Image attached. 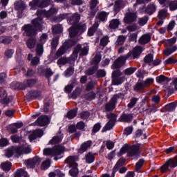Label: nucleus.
<instances>
[{
    "instance_id": "nucleus-1",
    "label": "nucleus",
    "mask_w": 177,
    "mask_h": 177,
    "mask_svg": "<svg viewBox=\"0 0 177 177\" xmlns=\"http://www.w3.org/2000/svg\"><path fill=\"white\" fill-rule=\"evenodd\" d=\"M57 13V9L53 8L50 9L48 11L45 10H38L37 12V15L38 17L37 19L32 21V26L26 25L23 27L24 31L26 32L28 37H32V35H35L37 34V30H41L42 28V24L44 21H42V16L45 17H50L53 15Z\"/></svg>"
},
{
    "instance_id": "nucleus-2",
    "label": "nucleus",
    "mask_w": 177,
    "mask_h": 177,
    "mask_svg": "<svg viewBox=\"0 0 177 177\" xmlns=\"http://www.w3.org/2000/svg\"><path fill=\"white\" fill-rule=\"evenodd\" d=\"M88 52H89V46H88V44H84L83 46L78 44L74 48L71 59H72L73 62H75V60H77V58L78 57V53H80V56H86V55H88Z\"/></svg>"
},
{
    "instance_id": "nucleus-3",
    "label": "nucleus",
    "mask_w": 177,
    "mask_h": 177,
    "mask_svg": "<svg viewBox=\"0 0 177 177\" xmlns=\"http://www.w3.org/2000/svg\"><path fill=\"white\" fill-rule=\"evenodd\" d=\"M139 145H133L132 147L124 145L121 148L120 152L122 154L127 153L128 157H134V156H138L139 153Z\"/></svg>"
},
{
    "instance_id": "nucleus-4",
    "label": "nucleus",
    "mask_w": 177,
    "mask_h": 177,
    "mask_svg": "<svg viewBox=\"0 0 177 177\" xmlns=\"http://www.w3.org/2000/svg\"><path fill=\"white\" fill-rule=\"evenodd\" d=\"M62 153H64V147L60 145L54 147L53 149L46 148L44 150V156H51L52 157L60 156Z\"/></svg>"
},
{
    "instance_id": "nucleus-5",
    "label": "nucleus",
    "mask_w": 177,
    "mask_h": 177,
    "mask_svg": "<svg viewBox=\"0 0 177 177\" xmlns=\"http://www.w3.org/2000/svg\"><path fill=\"white\" fill-rule=\"evenodd\" d=\"M50 5V0H33L30 3V9L35 10L37 8H46Z\"/></svg>"
},
{
    "instance_id": "nucleus-6",
    "label": "nucleus",
    "mask_w": 177,
    "mask_h": 177,
    "mask_svg": "<svg viewBox=\"0 0 177 177\" xmlns=\"http://www.w3.org/2000/svg\"><path fill=\"white\" fill-rule=\"evenodd\" d=\"M59 17L61 20H63V19H67V21L70 23V24H77L81 19V15L78 13H75L72 16H69L68 14H62Z\"/></svg>"
},
{
    "instance_id": "nucleus-7",
    "label": "nucleus",
    "mask_w": 177,
    "mask_h": 177,
    "mask_svg": "<svg viewBox=\"0 0 177 177\" xmlns=\"http://www.w3.org/2000/svg\"><path fill=\"white\" fill-rule=\"evenodd\" d=\"M129 57H131V53H128L127 55L120 57L113 62L111 66V69L115 70V68H120V67H122V66L125 64L127 59H129Z\"/></svg>"
},
{
    "instance_id": "nucleus-8",
    "label": "nucleus",
    "mask_w": 177,
    "mask_h": 177,
    "mask_svg": "<svg viewBox=\"0 0 177 177\" xmlns=\"http://www.w3.org/2000/svg\"><path fill=\"white\" fill-rule=\"evenodd\" d=\"M86 30V24H80L79 26H73L69 29V35L71 38H73V37H75L80 31H85Z\"/></svg>"
},
{
    "instance_id": "nucleus-9",
    "label": "nucleus",
    "mask_w": 177,
    "mask_h": 177,
    "mask_svg": "<svg viewBox=\"0 0 177 177\" xmlns=\"http://www.w3.org/2000/svg\"><path fill=\"white\" fill-rule=\"evenodd\" d=\"M120 99V95L115 94L113 96L109 103L105 105L106 111H112L115 109V106L117 104V100Z\"/></svg>"
},
{
    "instance_id": "nucleus-10",
    "label": "nucleus",
    "mask_w": 177,
    "mask_h": 177,
    "mask_svg": "<svg viewBox=\"0 0 177 177\" xmlns=\"http://www.w3.org/2000/svg\"><path fill=\"white\" fill-rule=\"evenodd\" d=\"M75 43H73L71 40H68L64 43L63 46L59 48V50L56 53V56L57 57H60V56H63L64 53H66V51L67 50V48H71Z\"/></svg>"
},
{
    "instance_id": "nucleus-11",
    "label": "nucleus",
    "mask_w": 177,
    "mask_h": 177,
    "mask_svg": "<svg viewBox=\"0 0 177 177\" xmlns=\"http://www.w3.org/2000/svg\"><path fill=\"white\" fill-rule=\"evenodd\" d=\"M48 39V35L44 33L41 37H40V44L37 45V47L36 48V51L37 55L39 56H41L42 53H44V46H42L43 44H45L46 42V40Z\"/></svg>"
},
{
    "instance_id": "nucleus-12",
    "label": "nucleus",
    "mask_w": 177,
    "mask_h": 177,
    "mask_svg": "<svg viewBox=\"0 0 177 177\" xmlns=\"http://www.w3.org/2000/svg\"><path fill=\"white\" fill-rule=\"evenodd\" d=\"M136 17H138L136 12H132L131 10H129L124 19V23L129 24V23L135 21V20H136Z\"/></svg>"
},
{
    "instance_id": "nucleus-13",
    "label": "nucleus",
    "mask_w": 177,
    "mask_h": 177,
    "mask_svg": "<svg viewBox=\"0 0 177 177\" xmlns=\"http://www.w3.org/2000/svg\"><path fill=\"white\" fill-rule=\"evenodd\" d=\"M41 158L38 156H35L32 159H29L26 161V164L28 168H35V167H38L41 163Z\"/></svg>"
},
{
    "instance_id": "nucleus-14",
    "label": "nucleus",
    "mask_w": 177,
    "mask_h": 177,
    "mask_svg": "<svg viewBox=\"0 0 177 177\" xmlns=\"http://www.w3.org/2000/svg\"><path fill=\"white\" fill-rule=\"evenodd\" d=\"M107 118H111L109 121L106 124L104 127L105 131H110L114 127V124H115V117H114V113H110L106 115Z\"/></svg>"
},
{
    "instance_id": "nucleus-15",
    "label": "nucleus",
    "mask_w": 177,
    "mask_h": 177,
    "mask_svg": "<svg viewBox=\"0 0 177 177\" xmlns=\"http://www.w3.org/2000/svg\"><path fill=\"white\" fill-rule=\"evenodd\" d=\"M19 154V156L21 154L22 151L20 150V148L19 147H12L10 149H8L6 153V156L8 157V158H10L13 154Z\"/></svg>"
},
{
    "instance_id": "nucleus-16",
    "label": "nucleus",
    "mask_w": 177,
    "mask_h": 177,
    "mask_svg": "<svg viewBox=\"0 0 177 177\" xmlns=\"http://www.w3.org/2000/svg\"><path fill=\"white\" fill-rule=\"evenodd\" d=\"M50 121V120L47 115H41L36 121V124L39 127H45V125H48V124H49Z\"/></svg>"
},
{
    "instance_id": "nucleus-17",
    "label": "nucleus",
    "mask_w": 177,
    "mask_h": 177,
    "mask_svg": "<svg viewBox=\"0 0 177 177\" xmlns=\"http://www.w3.org/2000/svg\"><path fill=\"white\" fill-rule=\"evenodd\" d=\"M76 161H78V158L76 156H69L65 160V164H68L67 167H69V168H71L72 167H76V165H78Z\"/></svg>"
},
{
    "instance_id": "nucleus-18",
    "label": "nucleus",
    "mask_w": 177,
    "mask_h": 177,
    "mask_svg": "<svg viewBox=\"0 0 177 177\" xmlns=\"http://www.w3.org/2000/svg\"><path fill=\"white\" fill-rule=\"evenodd\" d=\"M63 140V133L59 132L56 136L53 137V138L49 141L48 145H57Z\"/></svg>"
},
{
    "instance_id": "nucleus-19",
    "label": "nucleus",
    "mask_w": 177,
    "mask_h": 177,
    "mask_svg": "<svg viewBox=\"0 0 177 177\" xmlns=\"http://www.w3.org/2000/svg\"><path fill=\"white\" fill-rule=\"evenodd\" d=\"M0 102H1V103H5L6 104L10 103V99L8 97V93H6V91H2V88H0Z\"/></svg>"
},
{
    "instance_id": "nucleus-20",
    "label": "nucleus",
    "mask_w": 177,
    "mask_h": 177,
    "mask_svg": "<svg viewBox=\"0 0 177 177\" xmlns=\"http://www.w3.org/2000/svg\"><path fill=\"white\" fill-rule=\"evenodd\" d=\"M131 53L129 59H136V57H138V56H139V55L142 53V47L137 46L133 48L132 53Z\"/></svg>"
},
{
    "instance_id": "nucleus-21",
    "label": "nucleus",
    "mask_w": 177,
    "mask_h": 177,
    "mask_svg": "<svg viewBox=\"0 0 177 177\" xmlns=\"http://www.w3.org/2000/svg\"><path fill=\"white\" fill-rule=\"evenodd\" d=\"M44 135V131L41 129L35 130L32 134L30 135V140H35L37 138H41Z\"/></svg>"
},
{
    "instance_id": "nucleus-22",
    "label": "nucleus",
    "mask_w": 177,
    "mask_h": 177,
    "mask_svg": "<svg viewBox=\"0 0 177 177\" xmlns=\"http://www.w3.org/2000/svg\"><path fill=\"white\" fill-rule=\"evenodd\" d=\"M156 10H157V7H156V4L151 3L147 6L145 12V13H147V15H149V16H151L153 13H155Z\"/></svg>"
},
{
    "instance_id": "nucleus-23",
    "label": "nucleus",
    "mask_w": 177,
    "mask_h": 177,
    "mask_svg": "<svg viewBox=\"0 0 177 177\" xmlns=\"http://www.w3.org/2000/svg\"><path fill=\"white\" fill-rule=\"evenodd\" d=\"M133 118V115H132V113H123L120 116V120L122 122H131Z\"/></svg>"
},
{
    "instance_id": "nucleus-24",
    "label": "nucleus",
    "mask_w": 177,
    "mask_h": 177,
    "mask_svg": "<svg viewBox=\"0 0 177 177\" xmlns=\"http://www.w3.org/2000/svg\"><path fill=\"white\" fill-rule=\"evenodd\" d=\"M150 39H151V36L149 34H146L142 35L140 39L139 43L141 45H145L150 41Z\"/></svg>"
},
{
    "instance_id": "nucleus-25",
    "label": "nucleus",
    "mask_w": 177,
    "mask_h": 177,
    "mask_svg": "<svg viewBox=\"0 0 177 177\" xmlns=\"http://www.w3.org/2000/svg\"><path fill=\"white\" fill-rule=\"evenodd\" d=\"M91 145H92V141L91 140L84 142L82 145L80 149H79L80 153H84L86 151V150H88V149H89V147H91Z\"/></svg>"
},
{
    "instance_id": "nucleus-26",
    "label": "nucleus",
    "mask_w": 177,
    "mask_h": 177,
    "mask_svg": "<svg viewBox=\"0 0 177 177\" xmlns=\"http://www.w3.org/2000/svg\"><path fill=\"white\" fill-rule=\"evenodd\" d=\"M156 82L158 84H167V82H169L171 80L167 77L164 76L163 75H160L156 78Z\"/></svg>"
},
{
    "instance_id": "nucleus-27",
    "label": "nucleus",
    "mask_w": 177,
    "mask_h": 177,
    "mask_svg": "<svg viewBox=\"0 0 177 177\" xmlns=\"http://www.w3.org/2000/svg\"><path fill=\"white\" fill-rule=\"evenodd\" d=\"M124 6L125 1H122L121 0L115 1L113 8L114 12L118 13V12H120V9H121V8H124Z\"/></svg>"
},
{
    "instance_id": "nucleus-28",
    "label": "nucleus",
    "mask_w": 177,
    "mask_h": 177,
    "mask_svg": "<svg viewBox=\"0 0 177 177\" xmlns=\"http://www.w3.org/2000/svg\"><path fill=\"white\" fill-rule=\"evenodd\" d=\"M19 150H21L22 152L21 154H28L31 153V148L27 144H24L21 147H18Z\"/></svg>"
},
{
    "instance_id": "nucleus-29",
    "label": "nucleus",
    "mask_w": 177,
    "mask_h": 177,
    "mask_svg": "<svg viewBox=\"0 0 177 177\" xmlns=\"http://www.w3.org/2000/svg\"><path fill=\"white\" fill-rule=\"evenodd\" d=\"M15 8L17 10H24L26 9V4L23 1L20 0L15 3Z\"/></svg>"
},
{
    "instance_id": "nucleus-30",
    "label": "nucleus",
    "mask_w": 177,
    "mask_h": 177,
    "mask_svg": "<svg viewBox=\"0 0 177 177\" xmlns=\"http://www.w3.org/2000/svg\"><path fill=\"white\" fill-rule=\"evenodd\" d=\"M109 13L106 12L104 11L100 12L97 13V19L100 20V21H106L107 20V16H109Z\"/></svg>"
},
{
    "instance_id": "nucleus-31",
    "label": "nucleus",
    "mask_w": 177,
    "mask_h": 177,
    "mask_svg": "<svg viewBox=\"0 0 177 177\" xmlns=\"http://www.w3.org/2000/svg\"><path fill=\"white\" fill-rule=\"evenodd\" d=\"M177 106V102H174L168 104L165 106L167 111H174Z\"/></svg>"
},
{
    "instance_id": "nucleus-32",
    "label": "nucleus",
    "mask_w": 177,
    "mask_h": 177,
    "mask_svg": "<svg viewBox=\"0 0 177 177\" xmlns=\"http://www.w3.org/2000/svg\"><path fill=\"white\" fill-rule=\"evenodd\" d=\"M123 165H124V161H122V160H119L115 164V165L114 166V167L113 169L112 177H114L115 172H117V171H118V169H120V167H121Z\"/></svg>"
},
{
    "instance_id": "nucleus-33",
    "label": "nucleus",
    "mask_w": 177,
    "mask_h": 177,
    "mask_svg": "<svg viewBox=\"0 0 177 177\" xmlns=\"http://www.w3.org/2000/svg\"><path fill=\"white\" fill-rule=\"evenodd\" d=\"M71 169L69 171L71 176L75 177L78 176V165L76 166H72Z\"/></svg>"
},
{
    "instance_id": "nucleus-34",
    "label": "nucleus",
    "mask_w": 177,
    "mask_h": 177,
    "mask_svg": "<svg viewBox=\"0 0 177 177\" xmlns=\"http://www.w3.org/2000/svg\"><path fill=\"white\" fill-rule=\"evenodd\" d=\"M176 46H173V47H167L165 50H164V54L166 56H169V55H172L174 52L176 51Z\"/></svg>"
},
{
    "instance_id": "nucleus-35",
    "label": "nucleus",
    "mask_w": 177,
    "mask_h": 177,
    "mask_svg": "<svg viewBox=\"0 0 177 177\" xmlns=\"http://www.w3.org/2000/svg\"><path fill=\"white\" fill-rule=\"evenodd\" d=\"M1 168L3 171H10L12 163L9 161L3 162L1 163Z\"/></svg>"
},
{
    "instance_id": "nucleus-36",
    "label": "nucleus",
    "mask_w": 177,
    "mask_h": 177,
    "mask_svg": "<svg viewBox=\"0 0 177 177\" xmlns=\"http://www.w3.org/2000/svg\"><path fill=\"white\" fill-rule=\"evenodd\" d=\"M86 161L88 164H92L95 161V155L89 152L86 155Z\"/></svg>"
},
{
    "instance_id": "nucleus-37",
    "label": "nucleus",
    "mask_w": 177,
    "mask_h": 177,
    "mask_svg": "<svg viewBox=\"0 0 177 177\" xmlns=\"http://www.w3.org/2000/svg\"><path fill=\"white\" fill-rule=\"evenodd\" d=\"M112 82L113 85H121L124 82V77H112Z\"/></svg>"
},
{
    "instance_id": "nucleus-38",
    "label": "nucleus",
    "mask_w": 177,
    "mask_h": 177,
    "mask_svg": "<svg viewBox=\"0 0 177 177\" xmlns=\"http://www.w3.org/2000/svg\"><path fill=\"white\" fill-rule=\"evenodd\" d=\"M53 34H60L63 32V27L62 25H56L53 26Z\"/></svg>"
},
{
    "instance_id": "nucleus-39",
    "label": "nucleus",
    "mask_w": 177,
    "mask_h": 177,
    "mask_svg": "<svg viewBox=\"0 0 177 177\" xmlns=\"http://www.w3.org/2000/svg\"><path fill=\"white\" fill-rule=\"evenodd\" d=\"M138 70L136 67H130L124 71L125 75H132Z\"/></svg>"
},
{
    "instance_id": "nucleus-40",
    "label": "nucleus",
    "mask_w": 177,
    "mask_h": 177,
    "mask_svg": "<svg viewBox=\"0 0 177 177\" xmlns=\"http://www.w3.org/2000/svg\"><path fill=\"white\" fill-rule=\"evenodd\" d=\"M146 86H145V84L143 82H138L135 86H134V91H143Z\"/></svg>"
},
{
    "instance_id": "nucleus-41",
    "label": "nucleus",
    "mask_w": 177,
    "mask_h": 177,
    "mask_svg": "<svg viewBox=\"0 0 177 177\" xmlns=\"http://www.w3.org/2000/svg\"><path fill=\"white\" fill-rule=\"evenodd\" d=\"M125 39H127V37L122 35L118 36V39L115 42V45H123L124 43L125 42Z\"/></svg>"
},
{
    "instance_id": "nucleus-42",
    "label": "nucleus",
    "mask_w": 177,
    "mask_h": 177,
    "mask_svg": "<svg viewBox=\"0 0 177 177\" xmlns=\"http://www.w3.org/2000/svg\"><path fill=\"white\" fill-rule=\"evenodd\" d=\"M66 63H68V59L66 57H61L57 62V64H58L59 67L64 66V64H66Z\"/></svg>"
},
{
    "instance_id": "nucleus-43",
    "label": "nucleus",
    "mask_w": 177,
    "mask_h": 177,
    "mask_svg": "<svg viewBox=\"0 0 177 177\" xmlns=\"http://www.w3.org/2000/svg\"><path fill=\"white\" fill-rule=\"evenodd\" d=\"M119 26L120 21L118 19H112L109 24L111 28H118Z\"/></svg>"
},
{
    "instance_id": "nucleus-44",
    "label": "nucleus",
    "mask_w": 177,
    "mask_h": 177,
    "mask_svg": "<svg viewBox=\"0 0 177 177\" xmlns=\"http://www.w3.org/2000/svg\"><path fill=\"white\" fill-rule=\"evenodd\" d=\"M76 115H77V110L75 109L69 111L66 114V117L69 120H73V118H74Z\"/></svg>"
},
{
    "instance_id": "nucleus-45",
    "label": "nucleus",
    "mask_w": 177,
    "mask_h": 177,
    "mask_svg": "<svg viewBox=\"0 0 177 177\" xmlns=\"http://www.w3.org/2000/svg\"><path fill=\"white\" fill-rule=\"evenodd\" d=\"M26 45L29 49H32L35 48V39H29L26 42Z\"/></svg>"
},
{
    "instance_id": "nucleus-46",
    "label": "nucleus",
    "mask_w": 177,
    "mask_h": 177,
    "mask_svg": "<svg viewBox=\"0 0 177 177\" xmlns=\"http://www.w3.org/2000/svg\"><path fill=\"white\" fill-rule=\"evenodd\" d=\"M97 27H99V24H95L93 27L90 28L88 31V35L89 37H92L93 34H95V31H96Z\"/></svg>"
},
{
    "instance_id": "nucleus-47",
    "label": "nucleus",
    "mask_w": 177,
    "mask_h": 177,
    "mask_svg": "<svg viewBox=\"0 0 177 177\" xmlns=\"http://www.w3.org/2000/svg\"><path fill=\"white\" fill-rule=\"evenodd\" d=\"M64 74L65 77H71V75L74 74V68L73 66H70L65 71Z\"/></svg>"
},
{
    "instance_id": "nucleus-48",
    "label": "nucleus",
    "mask_w": 177,
    "mask_h": 177,
    "mask_svg": "<svg viewBox=\"0 0 177 177\" xmlns=\"http://www.w3.org/2000/svg\"><path fill=\"white\" fill-rule=\"evenodd\" d=\"M176 42V37H173L166 41V44L167 47H174V44Z\"/></svg>"
},
{
    "instance_id": "nucleus-49",
    "label": "nucleus",
    "mask_w": 177,
    "mask_h": 177,
    "mask_svg": "<svg viewBox=\"0 0 177 177\" xmlns=\"http://www.w3.org/2000/svg\"><path fill=\"white\" fill-rule=\"evenodd\" d=\"M143 164H145V160L143 159H140L138 160V162H137L136 165V171L137 172H139V171H140V168L143 167Z\"/></svg>"
},
{
    "instance_id": "nucleus-50",
    "label": "nucleus",
    "mask_w": 177,
    "mask_h": 177,
    "mask_svg": "<svg viewBox=\"0 0 177 177\" xmlns=\"http://www.w3.org/2000/svg\"><path fill=\"white\" fill-rule=\"evenodd\" d=\"M97 3H99L97 0H92L91 1V3H90V8H91V10H93V12H96V10H97V8H96V6H97Z\"/></svg>"
},
{
    "instance_id": "nucleus-51",
    "label": "nucleus",
    "mask_w": 177,
    "mask_h": 177,
    "mask_svg": "<svg viewBox=\"0 0 177 177\" xmlns=\"http://www.w3.org/2000/svg\"><path fill=\"white\" fill-rule=\"evenodd\" d=\"M56 175H57L59 177H63L64 176V174L62 173L59 170H56L55 172H50L49 174V177H56Z\"/></svg>"
},
{
    "instance_id": "nucleus-52",
    "label": "nucleus",
    "mask_w": 177,
    "mask_h": 177,
    "mask_svg": "<svg viewBox=\"0 0 177 177\" xmlns=\"http://www.w3.org/2000/svg\"><path fill=\"white\" fill-rule=\"evenodd\" d=\"M169 9L171 11L176 10H177V0H174L171 1L169 3Z\"/></svg>"
},
{
    "instance_id": "nucleus-53",
    "label": "nucleus",
    "mask_w": 177,
    "mask_h": 177,
    "mask_svg": "<svg viewBox=\"0 0 177 177\" xmlns=\"http://www.w3.org/2000/svg\"><path fill=\"white\" fill-rule=\"evenodd\" d=\"M142 82H143L145 88H147V86H150V85H151L153 84V82H154V79L149 77V78H147L146 80H145Z\"/></svg>"
},
{
    "instance_id": "nucleus-54",
    "label": "nucleus",
    "mask_w": 177,
    "mask_h": 177,
    "mask_svg": "<svg viewBox=\"0 0 177 177\" xmlns=\"http://www.w3.org/2000/svg\"><path fill=\"white\" fill-rule=\"evenodd\" d=\"M44 75L46 78H50L53 75V72L50 68H46L44 70Z\"/></svg>"
},
{
    "instance_id": "nucleus-55",
    "label": "nucleus",
    "mask_w": 177,
    "mask_h": 177,
    "mask_svg": "<svg viewBox=\"0 0 177 177\" xmlns=\"http://www.w3.org/2000/svg\"><path fill=\"white\" fill-rule=\"evenodd\" d=\"M50 167V160L47 159L46 161H44L41 164V169H48V168Z\"/></svg>"
},
{
    "instance_id": "nucleus-56",
    "label": "nucleus",
    "mask_w": 177,
    "mask_h": 177,
    "mask_svg": "<svg viewBox=\"0 0 177 177\" xmlns=\"http://www.w3.org/2000/svg\"><path fill=\"white\" fill-rule=\"evenodd\" d=\"M153 55L149 54L147 55L145 57V63H148L150 66H151V63L153 62Z\"/></svg>"
},
{
    "instance_id": "nucleus-57",
    "label": "nucleus",
    "mask_w": 177,
    "mask_h": 177,
    "mask_svg": "<svg viewBox=\"0 0 177 177\" xmlns=\"http://www.w3.org/2000/svg\"><path fill=\"white\" fill-rule=\"evenodd\" d=\"M57 45H59V39H53V41H51L52 49L55 50V49L57 48Z\"/></svg>"
},
{
    "instance_id": "nucleus-58",
    "label": "nucleus",
    "mask_w": 177,
    "mask_h": 177,
    "mask_svg": "<svg viewBox=\"0 0 177 177\" xmlns=\"http://www.w3.org/2000/svg\"><path fill=\"white\" fill-rule=\"evenodd\" d=\"M109 44V37L105 36L102 37L100 40V45L102 46H106Z\"/></svg>"
},
{
    "instance_id": "nucleus-59",
    "label": "nucleus",
    "mask_w": 177,
    "mask_h": 177,
    "mask_svg": "<svg viewBox=\"0 0 177 177\" xmlns=\"http://www.w3.org/2000/svg\"><path fill=\"white\" fill-rule=\"evenodd\" d=\"M37 81L34 79L27 80L24 82V84L26 86H32V85H35Z\"/></svg>"
},
{
    "instance_id": "nucleus-60",
    "label": "nucleus",
    "mask_w": 177,
    "mask_h": 177,
    "mask_svg": "<svg viewBox=\"0 0 177 177\" xmlns=\"http://www.w3.org/2000/svg\"><path fill=\"white\" fill-rule=\"evenodd\" d=\"M81 94V90L80 88H76L72 93L73 99H77L78 96Z\"/></svg>"
},
{
    "instance_id": "nucleus-61",
    "label": "nucleus",
    "mask_w": 177,
    "mask_h": 177,
    "mask_svg": "<svg viewBox=\"0 0 177 177\" xmlns=\"http://www.w3.org/2000/svg\"><path fill=\"white\" fill-rule=\"evenodd\" d=\"M148 20H149V18L147 17L140 18L138 20V24H140V26H145V24L147 23Z\"/></svg>"
},
{
    "instance_id": "nucleus-62",
    "label": "nucleus",
    "mask_w": 177,
    "mask_h": 177,
    "mask_svg": "<svg viewBox=\"0 0 177 177\" xmlns=\"http://www.w3.org/2000/svg\"><path fill=\"white\" fill-rule=\"evenodd\" d=\"M95 96H96V94H95V93L91 92V93H88L85 96V98H86L87 100H93V99H95Z\"/></svg>"
},
{
    "instance_id": "nucleus-63",
    "label": "nucleus",
    "mask_w": 177,
    "mask_h": 177,
    "mask_svg": "<svg viewBox=\"0 0 177 177\" xmlns=\"http://www.w3.org/2000/svg\"><path fill=\"white\" fill-rule=\"evenodd\" d=\"M137 102H138L137 98H132L130 101V103L128 104V107H129V109L133 108L135 104H136Z\"/></svg>"
},
{
    "instance_id": "nucleus-64",
    "label": "nucleus",
    "mask_w": 177,
    "mask_h": 177,
    "mask_svg": "<svg viewBox=\"0 0 177 177\" xmlns=\"http://www.w3.org/2000/svg\"><path fill=\"white\" fill-rule=\"evenodd\" d=\"M21 174H27V171H24V169H20L15 174L14 177H21Z\"/></svg>"
}]
</instances>
